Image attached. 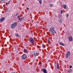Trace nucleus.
I'll list each match as a JSON object with an SVG mask.
<instances>
[{
    "mask_svg": "<svg viewBox=\"0 0 73 73\" xmlns=\"http://www.w3.org/2000/svg\"><path fill=\"white\" fill-rule=\"evenodd\" d=\"M5 20L4 17H2L0 19V22H3Z\"/></svg>",
    "mask_w": 73,
    "mask_h": 73,
    "instance_id": "nucleus-8",
    "label": "nucleus"
},
{
    "mask_svg": "<svg viewBox=\"0 0 73 73\" xmlns=\"http://www.w3.org/2000/svg\"><path fill=\"white\" fill-rule=\"evenodd\" d=\"M18 13H17V14H16V16H17V15H18Z\"/></svg>",
    "mask_w": 73,
    "mask_h": 73,
    "instance_id": "nucleus-31",
    "label": "nucleus"
},
{
    "mask_svg": "<svg viewBox=\"0 0 73 73\" xmlns=\"http://www.w3.org/2000/svg\"><path fill=\"white\" fill-rule=\"evenodd\" d=\"M11 73H16V72H11Z\"/></svg>",
    "mask_w": 73,
    "mask_h": 73,
    "instance_id": "nucleus-33",
    "label": "nucleus"
},
{
    "mask_svg": "<svg viewBox=\"0 0 73 73\" xmlns=\"http://www.w3.org/2000/svg\"><path fill=\"white\" fill-rule=\"evenodd\" d=\"M26 9H27V10H28V9H29V8H27Z\"/></svg>",
    "mask_w": 73,
    "mask_h": 73,
    "instance_id": "nucleus-32",
    "label": "nucleus"
},
{
    "mask_svg": "<svg viewBox=\"0 0 73 73\" xmlns=\"http://www.w3.org/2000/svg\"><path fill=\"white\" fill-rule=\"evenodd\" d=\"M63 7H64V9H66V5H64Z\"/></svg>",
    "mask_w": 73,
    "mask_h": 73,
    "instance_id": "nucleus-19",
    "label": "nucleus"
},
{
    "mask_svg": "<svg viewBox=\"0 0 73 73\" xmlns=\"http://www.w3.org/2000/svg\"><path fill=\"white\" fill-rule=\"evenodd\" d=\"M72 69H70V70H68V73H70V72H72Z\"/></svg>",
    "mask_w": 73,
    "mask_h": 73,
    "instance_id": "nucleus-18",
    "label": "nucleus"
},
{
    "mask_svg": "<svg viewBox=\"0 0 73 73\" xmlns=\"http://www.w3.org/2000/svg\"><path fill=\"white\" fill-rule=\"evenodd\" d=\"M42 47L43 48H44V46H45V45H44V44H42Z\"/></svg>",
    "mask_w": 73,
    "mask_h": 73,
    "instance_id": "nucleus-22",
    "label": "nucleus"
},
{
    "mask_svg": "<svg viewBox=\"0 0 73 73\" xmlns=\"http://www.w3.org/2000/svg\"><path fill=\"white\" fill-rule=\"evenodd\" d=\"M60 45H62V46H65V44H64L63 43H62V42H60Z\"/></svg>",
    "mask_w": 73,
    "mask_h": 73,
    "instance_id": "nucleus-11",
    "label": "nucleus"
},
{
    "mask_svg": "<svg viewBox=\"0 0 73 73\" xmlns=\"http://www.w3.org/2000/svg\"><path fill=\"white\" fill-rule=\"evenodd\" d=\"M41 1H42V0H40Z\"/></svg>",
    "mask_w": 73,
    "mask_h": 73,
    "instance_id": "nucleus-36",
    "label": "nucleus"
},
{
    "mask_svg": "<svg viewBox=\"0 0 73 73\" xmlns=\"http://www.w3.org/2000/svg\"><path fill=\"white\" fill-rule=\"evenodd\" d=\"M50 33H51L52 34L56 33V31L54 30V27H51V29H50Z\"/></svg>",
    "mask_w": 73,
    "mask_h": 73,
    "instance_id": "nucleus-1",
    "label": "nucleus"
},
{
    "mask_svg": "<svg viewBox=\"0 0 73 73\" xmlns=\"http://www.w3.org/2000/svg\"><path fill=\"white\" fill-rule=\"evenodd\" d=\"M17 18H18V19L19 20V21H20V16L19 15H18L17 17Z\"/></svg>",
    "mask_w": 73,
    "mask_h": 73,
    "instance_id": "nucleus-15",
    "label": "nucleus"
},
{
    "mask_svg": "<svg viewBox=\"0 0 73 73\" xmlns=\"http://www.w3.org/2000/svg\"><path fill=\"white\" fill-rule=\"evenodd\" d=\"M3 3H5V1L4 0L3 2Z\"/></svg>",
    "mask_w": 73,
    "mask_h": 73,
    "instance_id": "nucleus-30",
    "label": "nucleus"
},
{
    "mask_svg": "<svg viewBox=\"0 0 73 73\" xmlns=\"http://www.w3.org/2000/svg\"><path fill=\"white\" fill-rule=\"evenodd\" d=\"M70 54H71L70 51H68L67 52L65 56L66 58H69V57L70 56Z\"/></svg>",
    "mask_w": 73,
    "mask_h": 73,
    "instance_id": "nucleus-2",
    "label": "nucleus"
},
{
    "mask_svg": "<svg viewBox=\"0 0 73 73\" xmlns=\"http://www.w3.org/2000/svg\"><path fill=\"white\" fill-rule=\"evenodd\" d=\"M59 64H58V63H57V69H60V68L59 67Z\"/></svg>",
    "mask_w": 73,
    "mask_h": 73,
    "instance_id": "nucleus-13",
    "label": "nucleus"
},
{
    "mask_svg": "<svg viewBox=\"0 0 73 73\" xmlns=\"http://www.w3.org/2000/svg\"><path fill=\"white\" fill-rule=\"evenodd\" d=\"M1 1H3V0H1Z\"/></svg>",
    "mask_w": 73,
    "mask_h": 73,
    "instance_id": "nucleus-34",
    "label": "nucleus"
},
{
    "mask_svg": "<svg viewBox=\"0 0 73 73\" xmlns=\"http://www.w3.org/2000/svg\"><path fill=\"white\" fill-rule=\"evenodd\" d=\"M62 19H60L58 21V22L59 23H62Z\"/></svg>",
    "mask_w": 73,
    "mask_h": 73,
    "instance_id": "nucleus-12",
    "label": "nucleus"
},
{
    "mask_svg": "<svg viewBox=\"0 0 73 73\" xmlns=\"http://www.w3.org/2000/svg\"><path fill=\"white\" fill-rule=\"evenodd\" d=\"M24 51H25L26 52H28V51L26 49H24Z\"/></svg>",
    "mask_w": 73,
    "mask_h": 73,
    "instance_id": "nucleus-17",
    "label": "nucleus"
},
{
    "mask_svg": "<svg viewBox=\"0 0 73 73\" xmlns=\"http://www.w3.org/2000/svg\"><path fill=\"white\" fill-rule=\"evenodd\" d=\"M42 64V63L41 62H40V63L39 62L38 63L39 65H41Z\"/></svg>",
    "mask_w": 73,
    "mask_h": 73,
    "instance_id": "nucleus-26",
    "label": "nucleus"
},
{
    "mask_svg": "<svg viewBox=\"0 0 73 73\" xmlns=\"http://www.w3.org/2000/svg\"><path fill=\"white\" fill-rule=\"evenodd\" d=\"M70 68H72V66L71 65L70 66Z\"/></svg>",
    "mask_w": 73,
    "mask_h": 73,
    "instance_id": "nucleus-27",
    "label": "nucleus"
},
{
    "mask_svg": "<svg viewBox=\"0 0 73 73\" xmlns=\"http://www.w3.org/2000/svg\"><path fill=\"white\" fill-rule=\"evenodd\" d=\"M68 40L70 41H73V38L72 36H70L69 37Z\"/></svg>",
    "mask_w": 73,
    "mask_h": 73,
    "instance_id": "nucleus-7",
    "label": "nucleus"
},
{
    "mask_svg": "<svg viewBox=\"0 0 73 73\" xmlns=\"http://www.w3.org/2000/svg\"><path fill=\"white\" fill-rule=\"evenodd\" d=\"M15 26L13 24H11V28L12 29H14L15 28Z\"/></svg>",
    "mask_w": 73,
    "mask_h": 73,
    "instance_id": "nucleus-9",
    "label": "nucleus"
},
{
    "mask_svg": "<svg viewBox=\"0 0 73 73\" xmlns=\"http://www.w3.org/2000/svg\"><path fill=\"white\" fill-rule=\"evenodd\" d=\"M61 15H58V17L59 19H61V18H60L61 17Z\"/></svg>",
    "mask_w": 73,
    "mask_h": 73,
    "instance_id": "nucleus-21",
    "label": "nucleus"
},
{
    "mask_svg": "<svg viewBox=\"0 0 73 73\" xmlns=\"http://www.w3.org/2000/svg\"><path fill=\"white\" fill-rule=\"evenodd\" d=\"M9 10L8 9H6V10H5V12H8V11Z\"/></svg>",
    "mask_w": 73,
    "mask_h": 73,
    "instance_id": "nucleus-20",
    "label": "nucleus"
},
{
    "mask_svg": "<svg viewBox=\"0 0 73 73\" xmlns=\"http://www.w3.org/2000/svg\"><path fill=\"white\" fill-rule=\"evenodd\" d=\"M41 71H42V72H43L44 73H48L47 70L45 68L41 69Z\"/></svg>",
    "mask_w": 73,
    "mask_h": 73,
    "instance_id": "nucleus-4",
    "label": "nucleus"
},
{
    "mask_svg": "<svg viewBox=\"0 0 73 73\" xmlns=\"http://www.w3.org/2000/svg\"><path fill=\"white\" fill-rule=\"evenodd\" d=\"M50 6L51 7H52V6H53V5H52V4H50Z\"/></svg>",
    "mask_w": 73,
    "mask_h": 73,
    "instance_id": "nucleus-28",
    "label": "nucleus"
},
{
    "mask_svg": "<svg viewBox=\"0 0 73 73\" xmlns=\"http://www.w3.org/2000/svg\"><path fill=\"white\" fill-rule=\"evenodd\" d=\"M29 41H30L31 42H32V43H35V40H34L33 39V38L31 37H30L29 38Z\"/></svg>",
    "mask_w": 73,
    "mask_h": 73,
    "instance_id": "nucleus-3",
    "label": "nucleus"
},
{
    "mask_svg": "<svg viewBox=\"0 0 73 73\" xmlns=\"http://www.w3.org/2000/svg\"><path fill=\"white\" fill-rule=\"evenodd\" d=\"M48 41H49V39H48Z\"/></svg>",
    "mask_w": 73,
    "mask_h": 73,
    "instance_id": "nucleus-35",
    "label": "nucleus"
},
{
    "mask_svg": "<svg viewBox=\"0 0 73 73\" xmlns=\"http://www.w3.org/2000/svg\"><path fill=\"white\" fill-rule=\"evenodd\" d=\"M15 36H16L17 37H20V35H19L18 34H15Z\"/></svg>",
    "mask_w": 73,
    "mask_h": 73,
    "instance_id": "nucleus-16",
    "label": "nucleus"
},
{
    "mask_svg": "<svg viewBox=\"0 0 73 73\" xmlns=\"http://www.w3.org/2000/svg\"><path fill=\"white\" fill-rule=\"evenodd\" d=\"M22 59H25V58H27V55L25 54H23L22 56Z\"/></svg>",
    "mask_w": 73,
    "mask_h": 73,
    "instance_id": "nucleus-5",
    "label": "nucleus"
},
{
    "mask_svg": "<svg viewBox=\"0 0 73 73\" xmlns=\"http://www.w3.org/2000/svg\"><path fill=\"white\" fill-rule=\"evenodd\" d=\"M61 14H62V10L61 11Z\"/></svg>",
    "mask_w": 73,
    "mask_h": 73,
    "instance_id": "nucleus-29",
    "label": "nucleus"
},
{
    "mask_svg": "<svg viewBox=\"0 0 73 73\" xmlns=\"http://www.w3.org/2000/svg\"><path fill=\"white\" fill-rule=\"evenodd\" d=\"M67 17H69V14H67L66 15Z\"/></svg>",
    "mask_w": 73,
    "mask_h": 73,
    "instance_id": "nucleus-25",
    "label": "nucleus"
},
{
    "mask_svg": "<svg viewBox=\"0 0 73 73\" xmlns=\"http://www.w3.org/2000/svg\"><path fill=\"white\" fill-rule=\"evenodd\" d=\"M10 2V1H9L7 3H6V4H9V3Z\"/></svg>",
    "mask_w": 73,
    "mask_h": 73,
    "instance_id": "nucleus-23",
    "label": "nucleus"
},
{
    "mask_svg": "<svg viewBox=\"0 0 73 73\" xmlns=\"http://www.w3.org/2000/svg\"><path fill=\"white\" fill-rule=\"evenodd\" d=\"M12 24H13V25L15 26L16 27L17 25V23H16V22H14Z\"/></svg>",
    "mask_w": 73,
    "mask_h": 73,
    "instance_id": "nucleus-10",
    "label": "nucleus"
},
{
    "mask_svg": "<svg viewBox=\"0 0 73 73\" xmlns=\"http://www.w3.org/2000/svg\"><path fill=\"white\" fill-rule=\"evenodd\" d=\"M32 52L33 53V54L34 55V56L35 57H36V56H37V53L36 52L34 51Z\"/></svg>",
    "mask_w": 73,
    "mask_h": 73,
    "instance_id": "nucleus-6",
    "label": "nucleus"
},
{
    "mask_svg": "<svg viewBox=\"0 0 73 73\" xmlns=\"http://www.w3.org/2000/svg\"><path fill=\"white\" fill-rule=\"evenodd\" d=\"M39 2L40 4H41L42 3V1H39Z\"/></svg>",
    "mask_w": 73,
    "mask_h": 73,
    "instance_id": "nucleus-24",
    "label": "nucleus"
},
{
    "mask_svg": "<svg viewBox=\"0 0 73 73\" xmlns=\"http://www.w3.org/2000/svg\"><path fill=\"white\" fill-rule=\"evenodd\" d=\"M24 18V17H22L21 18L19 21H20V22H21V21H22V20H23V19Z\"/></svg>",
    "mask_w": 73,
    "mask_h": 73,
    "instance_id": "nucleus-14",
    "label": "nucleus"
}]
</instances>
